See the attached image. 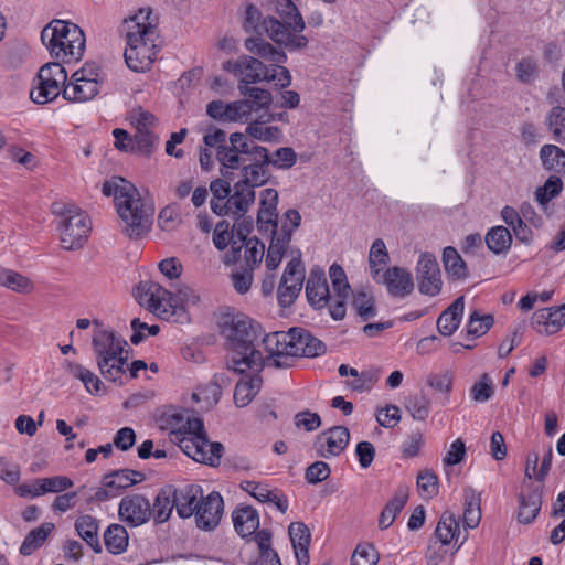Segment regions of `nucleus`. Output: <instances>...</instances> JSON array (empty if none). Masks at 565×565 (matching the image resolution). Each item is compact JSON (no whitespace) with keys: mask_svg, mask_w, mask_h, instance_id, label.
I'll return each instance as SVG.
<instances>
[{"mask_svg":"<svg viewBox=\"0 0 565 565\" xmlns=\"http://www.w3.org/2000/svg\"><path fill=\"white\" fill-rule=\"evenodd\" d=\"M532 327L540 334H554L565 324V303L559 307L539 309L533 313Z\"/></svg>","mask_w":565,"mask_h":565,"instance_id":"24","label":"nucleus"},{"mask_svg":"<svg viewBox=\"0 0 565 565\" xmlns=\"http://www.w3.org/2000/svg\"><path fill=\"white\" fill-rule=\"evenodd\" d=\"M388 259L390 257L385 243L381 238L375 239L369 254L370 271L375 281H380L382 266H385Z\"/></svg>","mask_w":565,"mask_h":565,"instance_id":"50","label":"nucleus"},{"mask_svg":"<svg viewBox=\"0 0 565 565\" xmlns=\"http://www.w3.org/2000/svg\"><path fill=\"white\" fill-rule=\"evenodd\" d=\"M543 167L565 175V151L555 145H544L540 150Z\"/></svg>","mask_w":565,"mask_h":565,"instance_id":"44","label":"nucleus"},{"mask_svg":"<svg viewBox=\"0 0 565 565\" xmlns=\"http://www.w3.org/2000/svg\"><path fill=\"white\" fill-rule=\"evenodd\" d=\"M0 286L19 294H29L34 289L30 278L6 268H0Z\"/></svg>","mask_w":565,"mask_h":565,"instance_id":"45","label":"nucleus"},{"mask_svg":"<svg viewBox=\"0 0 565 565\" xmlns=\"http://www.w3.org/2000/svg\"><path fill=\"white\" fill-rule=\"evenodd\" d=\"M172 498L178 515L188 519L196 512L203 498V490L198 484H186L180 489H173Z\"/></svg>","mask_w":565,"mask_h":565,"instance_id":"27","label":"nucleus"},{"mask_svg":"<svg viewBox=\"0 0 565 565\" xmlns=\"http://www.w3.org/2000/svg\"><path fill=\"white\" fill-rule=\"evenodd\" d=\"M67 81V73L62 63L50 62L43 65L38 73L36 86L30 92L31 99L36 104H46L54 100Z\"/></svg>","mask_w":565,"mask_h":565,"instance_id":"10","label":"nucleus"},{"mask_svg":"<svg viewBox=\"0 0 565 565\" xmlns=\"http://www.w3.org/2000/svg\"><path fill=\"white\" fill-rule=\"evenodd\" d=\"M488 248L494 254L505 253L512 244V235L504 226H494L484 236Z\"/></svg>","mask_w":565,"mask_h":565,"instance_id":"46","label":"nucleus"},{"mask_svg":"<svg viewBox=\"0 0 565 565\" xmlns=\"http://www.w3.org/2000/svg\"><path fill=\"white\" fill-rule=\"evenodd\" d=\"M119 519L131 527H137L149 521L151 504L141 494H129L121 499L118 509Z\"/></svg>","mask_w":565,"mask_h":565,"instance_id":"20","label":"nucleus"},{"mask_svg":"<svg viewBox=\"0 0 565 565\" xmlns=\"http://www.w3.org/2000/svg\"><path fill=\"white\" fill-rule=\"evenodd\" d=\"M41 41L50 55L60 63L79 60L85 51L82 29L67 21L53 20L41 32Z\"/></svg>","mask_w":565,"mask_h":565,"instance_id":"6","label":"nucleus"},{"mask_svg":"<svg viewBox=\"0 0 565 565\" xmlns=\"http://www.w3.org/2000/svg\"><path fill=\"white\" fill-rule=\"evenodd\" d=\"M263 344L274 367L287 369L291 366L294 353L289 350V345H291L290 330L266 334L263 339Z\"/></svg>","mask_w":565,"mask_h":565,"instance_id":"17","label":"nucleus"},{"mask_svg":"<svg viewBox=\"0 0 565 565\" xmlns=\"http://www.w3.org/2000/svg\"><path fill=\"white\" fill-rule=\"evenodd\" d=\"M305 280V269L300 257L288 262L278 286L277 297L281 307L291 306L299 296Z\"/></svg>","mask_w":565,"mask_h":565,"instance_id":"14","label":"nucleus"},{"mask_svg":"<svg viewBox=\"0 0 565 565\" xmlns=\"http://www.w3.org/2000/svg\"><path fill=\"white\" fill-rule=\"evenodd\" d=\"M481 520L480 502L475 497L466 499L463 511V523L466 527L475 529L479 525Z\"/></svg>","mask_w":565,"mask_h":565,"instance_id":"62","label":"nucleus"},{"mask_svg":"<svg viewBox=\"0 0 565 565\" xmlns=\"http://www.w3.org/2000/svg\"><path fill=\"white\" fill-rule=\"evenodd\" d=\"M288 533L298 564L308 565L310 561L309 546L311 542L309 527L302 522H292L289 525Z\"/></svg>","mask_w":565,"mask_h":565,"instance_id":"29","label":"nucleus"},{"mask_svg":"<svg viewBox=\"0 0 565 565\" xmlns=\"http://www.w3.org/2000/svg\"><path fill=\"white\" fill-rule=\"evenodd\" d=\"M242 249H244L242 266L254 270L259 267L264 258L265 245L257 237H250L247 242L232 241L230 250L224 255V263L236 264L242 258Z\"/></svg>","mask_w":565,"mask_h":565,"instance_id":"16","label":"nucleus"},{"mask_svg":"<svg viewBox=\"0 0 565 565\" xmlns=\"http://www.w3.org/2000/svg\"><path fill=\"white\" fill-rule=\"evenodd\" d=\"M98 527V520L89 514L81 515L75 521V530L77 534L95 553L102 552Z\"/></svg>","mask_w":565,"mask_h":565,"instance_id":"39","label":"nucleus"},{"mask_svg":"<svg viewBox=\"0 0 565 565\" xmlns=\"http://www.w3.org/2000/svg\"><path fill=\"white\" fill-rule=\"evenodd\" d=\"M249 107L245 102H231L212 100L206 106V114L222 122L244 121L248 119Z\"/></svg>","mask_w":565,"mask_h":565,"instance_id":"23","label":"nucleus"},{"mask_svg":"<svg viewBox=\"0 0 565 565\" xmlns=\"http://www.w3.org/2000/svg\"><path fill=\"white\" fill-rule=\"evenodd\" d=\"M379 555L372 545H358L351 556V565H376Z\"/></svg>","mask_w":565,"mask_h":565,"instance_id":"60","label":"nucleus"},{"mask_svg":"<svg viewBox=\"0 0 565 565\" xmlns=\"http://www.w3.org/2000/svg\"><path fill=\"white\" fill-rule=\"evenodd\" d=\"M131 119L136 128L134 136L137 152L148 156L153 151L158 141V137L153 131L156 118L151 113L139 109L134 111Z\"/></svg>","mask_w":565,"mask_h":565,"instance_id":"19","label":"nucleus"},{"mask_svg":"<svg viewBox=\"0 0 565 565\" xmlns=\"http://www.w3.org/2000/svg\"><path fill=\"white\" fill-rule=\"evenodd\" d=\"M493 394L492 381L488 374H483L471 387V395L476 402H487Z\"/></svg>","mask_w":565,"mask_h":565,"instance_id":"64","label":"nucleus"},{"mask_svg":"<svg viewBox=\"0 0 565 565\" xmlns=\"http://www.w3.org/2000/svg\"><path fill=\"white\" fill-rule=\"evenodd\" d=\"M379 282H383L388 294L397 298H405L414 290V280L411 273L397 266L382 273Z\"/></svg>","mask_w":565,"mask_h":565,"instance_id":"25","label":"nucleus"},{"mask_svg":"<svg viewBox=\"0 0 565 565\" xmlns=\"http://www.w3.org/2000/svg\"><path fill=\"white\" fill-rule=\"evenodd\" d=\"M465 309V297H458L437 320V328L441 335L450 337L459 328Z\"/></svg>","mask_w":565,"mask_h":565,"instance_id":"31","label":"nucleus"},{"mask_svg":"<svg viewBox=\"0 0 565 565\" xmlns=\"http://www.w3.org/2000/svg\"><path fill=\"white\" fill-rule=\"evenodd\" d=\"M68 370L74 377L85 385V388L90 394H99L103 382L92 371L79 364H70Z\"/></svg>","mask_w":565,"mask_h":565,"instance_id":"56","label":"nucleus"},{"mask_svg":"<svg viewBox=\"0 0 565 565\" xmlns=\"http://www.w3.org/2000/svg\"><path fill=\"white\" fill-rule=\"evenodd\" d=\"M518 521L522 524H529L537 516L542 505V493L539 489L530 490L519 495Z\"/></svg>","mask_w":565,"mask_h":565,"instance_id":"36","label":"nucleus"},{"mask_svg":"<svg viewBox=\"0 0 565 565\" xmlns=\"http://www.w3.org/2000/svg\"><path fill=\"white\" fill-rule=\"evenodd\" d=\"M150 9H140L138 13L124 22L127 38L125 61L135 72L149 70L156 57V30L149 18Z\"/></svg>","mask_w":565,"mask_h":565,"instance_id":"4","label":"nucleus"},{"mask_svg":"<svg viewBox=\"0 0 565 565\" xmlns=\"http://www.w3.org/2000/svg\"><path fill=\"white\" fill-rule=\"evenodd\" d=\"M417 488L423 499H433L438 494L439 482L431 469H423L417 475Z\"/></svg>","mask_w":565,"mask_h":565,"instance_id":"54","label":"nucleus"},{"mask_svg":"<svg viewBox=\"0 0 565 565\" xmlns=\"http://www.w3.org/2000/svg\"><path fill=\"white\" fill-rule=\"evenodd\" d=\"M276 12L280 20L271 15L263 20L265 34L274 43L289 51L307 47L309 40L301 34L306 24L292 0H276Z\"/></svg>","mask_w":565,"mask_h":565,"instance_id":"5","label":"nucleus"},{"mask_svg":"<svg viewBox=\"0 0 565 565\" xmlns=\"http://www.w3.org/2000/svg\"><path fill=\"white\" fill-rule=\"evenodd\" d=\"M54 530V524L46 522L32 530L24 539L20 553L24 556L31 555L36 548L43 545L49 534Z\"/></svg>","mask_w":565,"mask_h":565,"instance_id":"49","label":"nucleus"},{"mask_svg":"<svg viewBox=\"0 0 565 565\" xmlns=\"http://www.w3.org/2000/svg\"><path fill=\"white\" fill-rule=\"evenodd\" d=\"M405 408L413 419L424 422L430 413V399L424 393H416L405 401Z\"/></svg>","mask_w":565,"mask_h":565,"instance_id":"52","label":"nucleus"},{"mask_svg":"<svg viewBox=\"0 0 565 565\" xmlns=\"http://www.w3.org/2000/svg\"><path fill=\"white\" fill-rule=\"evenodd\" d=\"M265 17H263L262 12L258 10V8L254 4H248L245 10V20H244V30L246 32H254L259 35L265 34V28L263 20Z\"/></svg>","mask_w":565,"mask_h":565,"instance_id":"59","label":"nucleus"},{"mask_svg":"<svg viewBox=\"0 0 565 565\" xmlns=\"http://www.w3.org/2000/svg\"><path fill=\"white\" fill-rule=\"evenodd\" d=\"M102 191L106 196H114L121 232L127 237L138 239L150 232L154 209L145 202L132 183L118 178L106 181Z\"/></svg>","mask_w":565,"mask_h":565,"instance_id":"3","label":"nucleus"},{"mask_svg":"<svg viewBox=\"0 0 565 565\" xmlns=\"http://www.w3.org/2000/svg\"><path fill=\"white\" fill-rule=\"evenodd\" d=\"M306 296L308 302L315 309H322L330 299L329 285L322 268L316 266L310 270L307 284Z\"/></svg>","mask_w":565,"mask_h":565,"instance_id":"26","label":"nucleus"},{"mask_svg":"<svg viewBox=\"0 0 565 565\" xmlns=\"http://www.w3.org/2000/svg\"><path fill=\"white\" fill-rule=\"evenodd\" d=\"M494 323V318L492 315L486 313L482 315L480 311L475 310L470 313L468 324H467V333L468 335L478 338L486 334L490 328Z\"/></svg>","mask_w":565,"mask_h":565,"instance_id":"55","label":"nucleus"},{"mask_svg":"<svg viewBox=\"0 0 565 565\" xmlns=\"http://www.w3.org/2000/svg\"><path fill=\"white\" fill-rule=\"evenodd\" d=\"M93 348L96 354L97 366L103 376L108 381H117L119 366L115 367L114 364H110V361H121L117 355L127 350V341L117 337L111 330L98 329L93 337Z\"/></svg>","mask_w":565,"mask_h":565,"instance_id":"9","label":"nucleus"},{"mask_svg":"<svg viewBox=\"0 0 565 565\" xmlns=\"http://www.w3.org/2000/svg\"><path fill=\"white\" fill-rule=\"evenodd\" d=\"M443 262L445 270L454 279L461 280L468 277L467 265L456 248L451 246L444 248Z\"/></svg>","mask_w":565,"mask_h":565,"instance_id":"47","label":"nucleus"},{"mask_svg":"<svg viewBox=\"0 0 565 565\" xmlns=\"http://www.w3.org/2000/svg\"><path fill=\"white\" fill-rule=\"evenodd\" d=\"M158 422L161 429L169 430L170 440L178 446V439L188 438L203 428V420L194 416L193 411L180 407H168Z\"/></svg>","mask_w":565,"mask_h":565,"instance_id":"11","label":"nucleus"},{"mask_svg":"<svg viewBox=\"0 0 565 565\" xmlns=\"http://www.w3.org/2000/svg\"><path fill=\"white\" fill-rule=\"evenodd\" d=\"M245 47L250 53L275 64H284L287 61V54L264 40L262 36H250L245 40Z\"/></svg>","mask_w":565,"mask_h":565,"instance_id":"33","label":"nucleus"},{"mask_svg":"<svg viewBox=\"0 0 565 565\" xmlns=\"http://www.w3.org/2000/svg\"><path fill=\"white\" fill-rule=\"evenodd\" d=\"M545 125L555 141L565 143V107H552L546 115Z\"/></svg>","mask_w":565,"mask_h":565,"instance_id":"51","label":"nucleus"},{"mask_svg":"<svg viewBox=\"0 0 565 565\" xmlns=\"http://www.w3.org/2000/svg\"><path fill=\"white\" fill-rule=\"evenodd\" d=\"M459 536V521L457 520L454 513L449 511L444 512L440 515L437 526L435 529V537L437 539V542L446 546L450 545L451 543L456 545L458 543Z\"/></svg>","mask_w":565,"mask_h":565,"instance_id":"35","label":"nucleus"},{"mask_svg":"<svg viewBox=\"0 0 565 565\" xmlns=\"http://www.w3.org/2000/svg\"><path fill=\"white\" fill-rule=\"evenodd\" d=\"M289 350L292 351L294 358H316L327 351L326 344L303 328H291Z\"/></svg>","mask_w":565,"mask_h":565,"instance_id":"22","label":"nucleus"},{"mask_svg":"<svg viewBox=\"0 0 565 565\" xmlns=\"http://www.w3.org/2000/svg\"><path fill=\"white\" fill-rule=\"evenodd\" d=\"M128 532L120 524H110L104 533L106 550L114 555L124 553L128 547Z\"/></svg>","mask_w":565,"mask_h":565,"instance_id":"42","label":"nucleus"},{"mask_svg":"<svg viewBox=\"0 0 565 565\" xmlns=\"http://www.w3.org/2000/svg\"><path fill=\"white\" fill-rule=\"evenodd\" d=\"M238 88L241 90V94L247 97L242 102H245L249 107L248 116L253 111H258L260 109L268 108L269 105L271 104V94L267 89L259 87H249L247 85H239Z\"/></svg>","mask_w":565,"mask_h":565,"instance_id":"43","label":"nucleus"},{"mask_svg":"<svg viewBox=\"0 0 565 565\" xmlns=\"http://www.w3.org/2000/svg\"><path fill=\"white\" fill-rule=\"evenodd\" d=\"M232 519L235 531L242 537L254 535L259 527L258 512L250 505H237L232 513Z\"/></svg>","mask_w":565,"mask_h":565,"instance_id":"30","label":"nucleus"},{"mask_svg":"<svg viewBox=\"0 0 565 565\" xmlns=\"http://www.w3.org/2000/svg\"><path fill=\"white\" fill-rule=\"evenodd\" d=\"M289 243L290 234L287 231L285 234H279L278 231L274 232L265 258V265L269 271L275 270L279 266Z\"/></svg>","mask_w":565,"mask_h":565,"instance_id":"41","label":"nucleus"},{"mask_svg":"<svg viewBox=\"0 0 565 565\" xmlns=\"http://www.w3.org/2000/svg\"><path fill=\"white\" fill-rule=\"evenodd\" d=\"M415 270L419 292L429 297L438 296L443 280L436 257L429 253L420 254Z\"/></svg>","mask_w":565,"mask_h":565,"instance_id":"13","label":"nucleus"},{"mask_svg":"<svg viewBox=\"0 0 565 565\" xmlns=\"http://www.w3.org/2000/svg\"><path fill=\"white\" fill-rule=\"evenodd\" d=\"M232 181L233 179H227L222 175V178H217L210 183V191L212 193L210 202L211 210L218 216H225L226 211H223V209H225V202L232 192Z\"/></svg>","mask_w":565,"mask_h":565,"instance_id":"40","label":"nucleus"},{"mask_svg":"<svg viewBox=\"0 0 565 565\" xmlns=\"http://www.w3.org/2000/svg\"><path fill=\"white\" fill-rule=\"evenodd\" d=\"M454 372L446 370L438 373H431L426 379V384L434 391L446 395V401L452 391Z\"/></svg>","mask_w":565,"mask_h":565,"instance_id":"57","label":"nucleus"},{"mask_svg":"<svg viewBox=\"0 0 565 565\" xmlns=\"http://www.w3.org/2000/svg\"><path fill=\"white\" fill-rule=\"evenodd\" d=\"M181 224V216L177 205L164 206L158 216V225L161 230L171 232Z\"/></svg>","mask_w":565,"mask_h":565,"instance_id":"58","label":"nucleus"},{"mask_svg":"<svg viewBox=\"0 0 565 565\" xmlns=\"http://www.w3.org/2000/svg\"><path fill=\"white\" fill-rule=\"evenodd\" d=\"M145 480L141 471L134 469H119L105 475L102 479L103 487L110 490H125Z\"/></svg>","mask_w":565,"mask_h":565,"instance_id":"34","label":"nucleus"},{"mask_svg":"<svg viewBox=\"0 0 565 565\" xmlns=\"http://www.w3.org/2000/svg\"><path fill=\"white\" fill-rule=\"evenodd\" d=\"M260 385L262 379L257 375L250 377L248 381L238 382L234 391V402L236 406H247L259 392Z\"/></svg>","mask_w":565,"mask_h":565,"instance_id":"48","label":"nucleus"},{"mask_svg":"<svg viewBox=\"0 0 565 565\" xmlns=\"http://www.w3.org/2000/svg\"><path fill=\"white\" fill-rule=\"evenodd\" d=\"M173 508H175L172 498V490H162L158 493L151 514L153 513L157 523H163L169 520Z\"/></svg>","mask_w":565,"mask_h":565,"instance_id":"53","label":"nucleus"},{"mask_svg":"<svg viewBox=\"0 0 565 565\" xmlns=\"http://www.w3.org/2000/svg\"><path fill=\"white\" fill-rule=\"evenodd\" d=\"M353 307L363 320H369L375 316L374 299L366 292H359L354 296Z\"/></svg>","mask_w":565,"mask_h":565,"instance_id":"61","label":"nucleus"},{"mask_svg":"<svg viewBox=\"0 0 565 565\" xmlns=\"http://www.w3.org/2000/svg\"><path fill=\"white\" fill-rule=\"evenodd\" d=\"M137 299L141 306L158 318L172 322H181L186 318L184 305L177 296L152 280L139 282Z\"/></svg>","mask_w":565,"mask_h":565,"instance_id":"8","label":"nucleus"},{"mask_svg":"<svg viewBox=\"0 0 565 565\" xmlns=\"http://www.w3.org/2000/svg\"><path fill=\"white\" fill-rule=\"evenodd\" d=\"M55 217L60 243L65 250H78L88 241L92 222L78 206L66 202H54L51 206Z\"/></svg>","mask_w":565,"mask_h":565,"instance_id":"7","label":"nucleus"},{"mask_svg":"<svg viewBox=\"0 0 565 565\" xmlns=\"http://www.w3.org/2000/svg\"><path fill=\"white\" fill-rule=\"evenodd\" d=\"M220 332L225 340L228 370L243 374L247 371L263 369L265 358L255 348V343L262 334L259 323L244 313H225L220 321Z\"/></svg>","mask_w":565,"mask_h":565,"instance_id":"1","label":"nucleus"},{"mask_svg":"<svg viewBox=\"0 0 565 565\" xmlns=\"http://www.w3.org/2000/svg\"><path fill=\"white\" fill-rule=\"evenodd\" d=\"M267 67L260 60L249 55H241L235 61L230 60L223 63V70L234 74L242 84L247 86L265 81Z\"/></svg>","mask_w":565,"mask_h":565,"instance_id":"15","label":"nucleus"},{"mask_svg":"<svg viewBox=\"0 0 565 565\" xmlns=\"http://www.w3.org/2000/svg\"><path fill=\"white\" fill-rule=\"evenodd\" d=\"M255 202V191L239 181L235 182L225 202V216L243 217Z\"/></svg>","mask_w":565,"mask_h":565,"instance_id":"28","label":"nucleus"},{"mask_svg":"<svg viewBox=\"0 0 565 565\" xmlns=\"http://www.w3.org/2000/svg\"><path fill=\"white\" fill-rule=\"evenodd\" d=\"M274 119V115L265 114L246 127V134L259 141L276 142L280 140L281 130L276 126H265Z\"/></svg>","mask_w":565,"mask_h":565,"instance_id":"37","label":"nucleus"},{"mask_svg":"<svg viewBox=\"0 0 565 565\" xmlns=\"http://www.w3.org/2000/svg\"><path fill=\"white\" fill-rule=\"evenodd\" d=\"M180 449L196 462L217 467L223 457L224 447L221 443L210 441L204 431L196 430L188 438L178 439Z\"/></svg>","mask_w":565,"mask_h":565,"instance_id":"12","label":"nucleus"},{"mask_svg":"<svg viewBox=\"0 0 565 565\" xmlns=\"http://www.w3.org/2000/svg\"><path fill=\"white\" fill-rule=\"evenodd\" d=\"M232 147L221 148L217 161L221 164V174L227 179H234V170L242 171L238 180L249 189L262 186L268 180L269 151L265 147L256 145L247 136L241 132L230 135Z\"/></svg>","mask_w":565,"mask_h":565,"instance_id":"2","label":"nucleus"},{"mask_svg":"<svg viewBox=\"0 0 565 565\" xmlns=\"http://www.w3.org/2000/svg\"><path fill=\"white\" fill-rule=\"evenodd\" d=\"M296 161L297 154L289 147L279 148L273 157L269 156V166L271 164L278 169H289Z\"/></svg>","mask_w":565,"mask_h":565,"instance_id":"63","label":"nucleus"},{"mask_svg":"<svg viewBox=\"0 0 565 565\" xmlns=\"http://www.w3.org/2000/svg\"><path fill=\"white\" fill-rule=\"evenodd\" d=\"M349 440L350 431L347 427L333 426L317 436L313 447L320 457H337L347 448Z\"/></svg>","mask_w":565,"mask_h":565,"instance_id":"18","label":"nucleus"},{"mask_svg":"<svg viewBox=\"0 0 565 565\" xmlns=\"http://www.w3.org/2000/svg\"><path fill=\"white\" fill-rule=\"evenodd\" d=\"M224 502L218 492H211L200 501L194 513L195 524L200 530L211 531L218 524L223 515Z\"/></svg>","mask_w":565,"mask_h":565,"instance_id":"21","label":"nucleus"},{"mask_svg":"<svg viewBox=\"0 0 565 565\" xmlns=\"http://www.w3.org/2000/svg\"><path fill=\"white\" fill-rule=\"evenodd\" d=\"M99 92L95 83L85 79H72L63 88V97L72 103H84L93 99Z\"/></svg>","mask_w":565,"mask_h":565,"instance_id":"38","label":"nucleus"},{"mask_svg":"<svg viewBox=\"0 0 565 565\" xmlns=\"http://www.w3.org/2000/svg\"><path fill=\"white\" fill-rule=\"evenodd\" d=\"M408 497L409 489L407 486H399L396 489L393 498L385 504L380 514L379 527L381 530H386L393 524L396 516L401 513L407 503Z\"/></svg>","mask_w":565,"mask_h":565,"instance_id":"32","label":"nucleus"}]
</instances>
